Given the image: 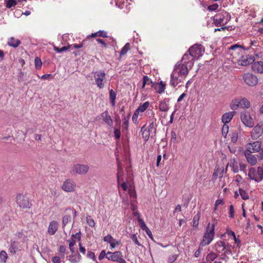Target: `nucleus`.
I'll use <instances>...</instances> for the list:
<instances>
[{
	"instance_id": "obj_1",
	"label": "nucleus",
	"mask_w": 263,
	"mask_h": 263,
	"mask_svg": "<svg viewBox=\"0 0 263 263\" xmlns=\"http://www.w3.org/2000/svg\"><path fill=\"white\" fill-rule=\"evenodd\" d=\"M195 59L187 52L183 56L180 63L176 64L174 70L171 76L170 84L176 87L183 79H185L193 67Z\"/></svg>"
},
{
	"instance_id": "obj_2",
	"label": "nucleus",
	"mask_w": 263,
	"mask_h": 263,
	"mask_svg": "<svg viewBox=\"0 0 263 263\" xmlns=\"http://www.w3.org/2000/svg\"><path fill=\"white\" fill-rule=\"evenodd\" d=\"M215 224L210 225L209 223L206 227V232L204 233L202 240L200 244V246H205L209 245L213 240L215 235Z\"/></svg>"
},
{
	"instance_id": "obj_3",
	"label": "nucleus",
	"mask_w": 263,
	"mask_h": 263,
	"mask_svg": "<svg viewBox=\"0 0 263 263\" xmlns=\"http://www.w3.org/2000/svg\"><path fill=\"white\" fill-rule=\"evenodd\" d=\"M231 16L226 11H222L216 14L213 17V23L216 26H223L230 20Z\"/></svg>"
},
{
	"instance_id": "obj_4",
	"label": "nucleus",
	"mask_w": 263,
	"mask_h": 263,
	"mask_svg": "<svg viewBox=\"0 0 263 263\" xmlns=\"http://www.w3.org/2000/svg\"><path fill=\"white\" fill-rule=\"evenodd\" d=\"M248 176L251 180L259 182L263 180V166L257 168L251 167L249 170Z\"/></svg>"
},
{
	"instance_id": "obj_5",
	"label": "nucleus",
	"mask_w": 263,
	"mask_h": 263,
	"mask_svg": "<svg viewBox=\"0 0 263 263\" xmlns=\"http://www.w3.org/2000/svg\"><path fill=\"white\" fill-rule=\"evenodd\" d=\"M250 106V102L246 98L241 97L234 99L231 104V108L233 110L238 108H249Z\"/></svg>"
},
{
	"instance_id": "obj_6",
	"label": "nucleus",
	"mask_w": 263,
	"mask_h": 263,
	"mask_svg": "<svg viewBox=\"0 0 263 263\" xmlns=\"http://www.w3.org/2000/svg\"><path fill=\"white\" fill-rule=\"evenodd\" d=\"M204 51V49L202 45H194L190 47L187 52L196 60L202 56Z\"/></svg>"
},
{
	"instance_id": "obj_7",
	"label": "nucleus",
	"mask_w": 263,
	"mask_h": 263,
	"mask_svg": "<svg viewBox=\"0 0 263 263\" xmlns=\"http://www.w3.org/2000/svg\"><path fill=\"white\" fill-rule=\"evenodd\" d=\"M89 169L88 165L83 164H76L73 165L70 173L72 175H84L86 174Z\"/></svg>"
},
{
	"instance_id": "obj_8",
	"label": "nucleus",
	"mask_w": 263,
	"mask_h": 263,
	"mask_svg": "<svg viewBox=\"0 0 263 263\" xmlns=\"http://www.w3.org/2000/svg\"><path fill=\"white\" fill-rule=\"evenodd\" d=\"M95 83L98 87L102 89L104 87V81L105 79V73L103 71L100 70L94 73Z\"/></svg>"
},
{
	"instance_id": "obj_9",
	"label": "nucleus",
	"mask_w": 263,
	"mask_h": 263,
	"mask_svg": "<svg viewBox=\"0 0 263 263\" xmlns=\"http://www.w3.org/2000/svg\"><path fill=\"white\" fill-rule=\"evenodd\" d=\"M242 78L245 83L249 86H254L258 83V79L254 74L251 73H246Z\"/></svg>"
},
{
	"instance_id": "obj_10",
	"label": "nucleus",
	"mask_w": 263,
	"mask_h": 263,
	"mask_svg": "<svg viewBox=\"0 0 263 263\" xmlns=\"http://www.w3.org/2000/svg\"><path fill=\"white\" fill-rule=\"evenodd\" d=\"M240 119L243 124L247 127L251 128L254 125L253 119L247 111H242L241 113Z\"/></svg>"
},
{
	"instance_id": "obj_11",
	"label": "nucleus",
	"mask_w": 263,
	"mask_h": 263,
	"mask_svg": "<svg viewBox=\"0 0 263 263\" xmlns=\"http://www.w3.org/2000/svg\"><path fill=\"white\" fill-rule=\"evenodd\" d=\"M16 203L20 208H30V204L29 201V199L27 197L22 194H18L16 197Z\"/></svg>"
},
{
	"instance_id": "obj_12",
	"label": "nucleus",
	"mask_w": 263,
	"mask_h": 263,
	"mask_svg": "<svg viewBox=\"0 0 263 263\" xmlns=\"http://www.w3.org/2000/svg\"><path fill=\"white\" fill-rule=\"evenodd\" d=\"M255 58L253 56L249 54L242 55L237 61L238 65L246 66L249 64L253 63Z\"/></svg>"
},
{
	"instance_id": "obj_13",
	"label": "nucleus",
	"mask_w": 263,
	"mask_h": 263,
	"mask_svg": "<svg viewBox=\"0 0 263 263\" xmlns=\"http://www.w3.org/2000/svg\"><path fill=\"white\" fill-rule=\"evenodd\" d=\"M76 183L72 180L66 179L63 183L62 189L66 192H71L75 190Z\"/></svg>"
},
{
	"instance_id": "obj_14",
	"label": "nucleus",
	"mask_w": 263,
	"mask_h": 263,
	"mask_svg": "<svg viewBox=\"0 0 263 263\" xmlns=\"http://www.w3.org/2000/svg\"><path fill=\"white\" fill-rule=\"evenodd\" d=\"M261 142L259 141L254 142L252 143H249L247 144L246 152L252 153L258 152L261 149Z\"/></svg>"
},
{
	"instance_id": "obj_15",
	"label": "nucleus",
	"mask_w": 263,
	"mask_h": 263,
	"mask_svg": "<svg viewBox=\"0 0 263 263\" xmlns=\"http://www.w3.org/2000/svg\"><path fill=\"white\" fill-rule=\"evenodd\" d=\"M263 133V124L256 125L251 132V136L253 139H258Z\"/></svg>"
},
{
	"instance_id": "obj_16",
	"label": "nucleus",
	"mask_w": 263,
	"mask_h": 263,
	"mask_svg": "<svg viewBox=\"0 0 263 263\" xmlns=\"http://www.w3.org/2000/svg\"><path fill=\"white\" fill-rule=\"evenodd\" d=\"M122 257V254L120 251H116L114 252H108L106 253V258L113 261L119 262Z\"/></svg>"
},
{
	"instance_id": "obj_17",
	"label": "nucleus",
	"mask_w": 263,
	"mask_h": 263,
	"mask_svg": "<svg viewBox=\"0 0 263 263\" xmlns=\"http://www.w3.org/2000/svg\"><path fill=\"white\" fill-rule=\"evenodd\" d=\"M238 162L235 158L231 159L230 162L228 164L227 167L229 166L231 168V170L234 173H237L239 171ZM227 169V168H226Z\"/></svg>"
},
{
	"instance_id": "obj_18",
	"label": "nucleus",
	"mask_w": 263,
	"mask_h": 263,
	"mask_svg": "<svg viewBox=\"0 0 263 263\" xmlns=\"http://www.w3.org/2000/svg\"><path fill=\"white\" fill-rule=\"evenodd\" d=\"M252 70L256 73H263V62H254L252 66Z\"/></svg>"
},
{
	"instance_id": "obj_19",
	"label": "nucleus",
	"mask_w": 263,
	"mask_h": 263,
	"mask_svg": "<svg viewBox=\"0 0 263 263\" xmlns=\"http://www.w3.org/2000/svg\"><path fill=\"white\" fill-rule=\"evenodd\" d=\"M59 227V223L55 220H53L50 222L48 228V233L51 235H54L58 230Z\"/></svg>"
},
{
	"instance_id": "obj_20",
	"label": "nucleus",
	"mask_w": 263,
	"mask_h": 263,
	"mask_svg": "<svg viewBox=\"0 0 263 263\" xmlns=\"http://www.w3.org/2000/svg\"><path fill=\"white\" fill-rule=\"evenodd\" d=\"M252 153L248 152H245V156L248 162L251 165H255L257 163V157L256 155L251 154Z\"/></svg>"
},
{
	"instance_id": "obj_21",
	"label": "nucleus",
	"mask_w": 263,
	"mask_h": 263,
	"mask_svg": "<svg viewBox=\"0 0 263 263\" xmlns=\"http://www.w3.org/2000/svg\"><path fill=\"white\" fill-rule=\"evenodd\" d=\"M101 117L103 121L106 123L110 127H112L113 125V121L111 118L110 115L108 114L107 111H105L101 114Z\"/></svg>"
},
{
	"instance_id": "obj_22",
	"label": "nucleus",
	"mask_w": 263,
	"mask_h": 263,
	"mask_svg": "<svg viewBox=\"0 0 263 263\" xmlns=\"http://www.w3.org/2000/svg\"><path fill=\"white\" fill-rule=\"evenodd\" d=\"M104 241L110 243L111 248H115L117 245L119 244V242L115 239L110 235H107L103 239Z\"/></svg>"
},
{
	"instance_id": "obj_23",
	"label": "nucleus",
	"mask_w": 263,
	"mask_h": 263,
	"mask_svg": "<svg viewBox=\"0 0 263 263\" xmlns=\"http://www.w3.org/2000/svg\"><path fill=\"white\" fill-rule=\"evenodd\" d=\"M169 99H164V100L161 101L159 103V109L161 111H167L169 109V104H168Z\"/></svg>"
},
{
	"instance_id": "obj_24",
	"label": "nucleus",
	"mask_w": 263,
	"mask_h": 263,
	"mask_svg": "<svg viewBox=\"0 0 263 263\" xmlns=\"http://www.w3.org/2000/svg\"><path fill=\"white\" fill-rule=\"evenodd\" d=\"M235 114V111H230L229 112L225 113L222 117V122L224 124H227L231 121L233 117Z\"/></svg>"
},
{
	"instance_id": "obj_25",
	"label": "nucleus",
	"mask_w": 263,
	"mask_h": 263,
	"mask_svg": "<svg viewBox=\"0 0 263 263\" xmlns=\"http://www.w3.org/2000/svg\"><path fill=\"white\" fill-rule=\"evenodd\" d=\"M156 121V119H152L150 121V123L148 126L147 128H146L147 129V130L151 133V137H153V136H155L156 134V129L155 127V125L154 124V122Z\"/></svg>"
},
{
	"instance_id": "obj_26",
	"label": "nucleus",
	"mask_w": 263,
	"mask_h": 263,
	"mask_svg": "<svg viewBox=\"0 0 263 263\" xmlns=\"http://www.w3.org/2000/svg\"><path fill=\"white\" fill-rule=\"evenodd\" d=\"M18 242L15 241V240H11L10 245L9 248V250L10 252L12 254H14L16 253V252L18 251Z\"/></svg>"
},
{
	"instance_id": "obj_27",
	"label": "nucleus",
	"mask_w": 263,
	"mask_h": 263,
	"mask_svg": "<svg viewBox=\"0 0 263 263\" xmlns=\"http://www.w3.org/2000/svg\"><path fill=\"white\" fill-rule=\"evenodd\" d=\"M146 125H144L141 128V132H142V135L143 138L144 139L145 141H147L149 138L151 137V133L147 130V129L145 128Z\"/></svg>"
},
{
	"instance_id": "obj_28",
	"label": "nucleus",
	"mask_w": 263,
	"mask_h": 263,
	"mask_svg": "<svg viewBox=\"0 0 263 263\" xmlns=\"http://www.w3.org/2000/svg\"><path fill=\"white\" fill-rule=\"evenodd\" d=\"M130 114L127 117H124L122 119L123 123L122 125V131H126L128 130V120L130 117Z\"/></svg>"
},
{
	"instance_id": "obj_29",
	"label": "nucleus",
	"mask_w": 263,
	"mask_h": 263,
	"mask_svg": "<svg viewBox=\"0 0 263 263\" xmlns=\"http://www.w3.org/2000/svg\"><path fill=\"white\" fill-rule=\"evenodd\" d=\"M20 44L21 41L19 40L15 39L13 37H11L10 40L8 42V45L14 48L18 47Z\"/></svg>"
},
{
	"instance_id": "obj_30",
	"label": "nucleus",
	"mask_w": 263,
	"mask_h": 263,
	"mask_svg": "<svg viewBox=\"0 0 263 263\" xmlns=\"http://www.w3.org/2000/svg\"><path fill=\"white\" fill-rule=\"evenodd\" d=\"M96 36H101L102 37H107V32L103 30H99L97 32L92 33L90 35L87 36V39L89 37H96Z\"/></svg>"
},
{
	"instance_id": "obj_31",
	"label": "nucleus",
	"mask_w": 263,
	"mask_h": 263,
	"mask_svg": "<svg viewBox=\"0 0 263 263\" xmlns=\"http://www.w3.org/2000/svg\"><path fill=\"white\" fill-rule=\"evenodd\" d=\"M109 99L111 104L112 106H114L115 105V102L116 99V93L115 91L111 89L109 91Z\"/></svg>"
},
{
	"instance_id": "obj_32",
	"label": "nucleus",
	"mask_w": 263,
	"mask_h": 263,
	"mask_svg": "<svg viewBox=\"0 0 263 263\" xmlns=\"http://www.w3.org/2000/svg\"><path fill=\"white\" fill-rule=\"evenodd\" d=\"M231 247V246L229 243H226L225 242L223 241V246L222 247V249H221V252H223L224 254H231L232 252L230 249Z\"/></svg>"
},
{
	"instance_id": "obj_33",
	"label": "nucleus",
	"mask_w": 263,
	"mask_h": 263,
	"mask_svg": "<svg viewBox=\"0 0 263 263\" xmlns=\"http://www.w3.org/2000/svg\"><path fill=\"white\" fill-rule=\"evenodd\" d=\"M149 103L148 101L144 102L143 104H141L139 106L138 108L137 109V111H138L139 112H144L149 106Z\"/></svg>"
},
{
	"instance_id": "obj_34",
	"label": "nucleus",
	"mask_w": 263,
	"mask_h": 263,
	"mask_svg": "<svg viewBox=\"0 0 263 263\" xmlns=\"http://www.w3.org/2000/svg\"><path fill=\"white\" fill-rule=\"evenodd\" d=\"M153 84V82L152 80L149 78L147 76H144L143 77V83H142V88H144L145 86L147 85H150Z\"/></svg>"
},
{
	"instance_id": "obj_35",
	"label": "nucleus",
	"mask_w": 263,
	"mask_h": 263,
	"mask_svg": "<svg viewBox=\"0 0 263 263\" xmlns=\"http://www.w3.org/2000/svg\"><path fill=\"white\" fill-rule=\"evenodd\" d=\"M223 246V241H217L214 245L215 250L219 254L221 252L220 249Z\"/></svg>"
},
{
	"instance_id": "obj_36",
	"label": "nucleus",
	"mask_w": 263,
	"mask_h": 263,
	"mask_svg": "<svg viewBox=\"0 0 263 263\" xmlns=\"http://www.w3.org/2000/svg\"><path fill=\"white\" fill-rule=\"evenodd\" d=\"M218 256V254L214 252H211L208 254L206 257V260L207 261H213Z\"/></svg>"
},
{
	"instance_id": "obj_37",
	"label": "nucleus",
	"mask_w": 263,
	"mask_h": 263,
	"mask_svg": "<svg viewBox=\"0 0 263 263\" xmlns=\"http://www.w3.org/2000/svg\"><path fill=\"white\" fill-rule=\"evenodd\" d=\"M130 45L129 43H127L122 48L120 51V56L125 54L127 51L130 49Z\"/></svg>"
},
{
	"instance_id": "obj_38",
	"label": "nucleus",
	"mask_w": 263,
	"mask_h": 263,
	"mask_svg": "<svg viewBox=\"0 0 263 263\" xmlns=\"http://www.w3.org/2000/svg\"><path fill=\"white\" fill-rule=\"evenodd\" d=\"M71 221V216L70 215H66L63 216L62 219V226L64 228L66 224Z\"/></svg>"
},
{
	"instance_id": "obj_39",
	"label": "nucleus",
	"mask_w": 263,
	"mask_h": 263,
	"mask_svg": "<svg viewBox=\"0 0 263 263\" xmlns=\"http://www.w3.org/2000/svg\"><path fill=\"white\" fill-rule=\"evenodd\" d=\"M229 126L227 124H224L221 129L222 136L226 138L229 133Z\"/></svg>"
},
{
	"instance_id": "obj_40",
	"label": "nucleus",
	"mask_w": 263,
	"mask_h": 263,
	"mask_svg": "<svg viewBox=\"0 0 263 263\" xmlns=\"http://www.w3.org/2000/svg\"><path fill=\"white\" fill-rule=\"evenodd\" d=\"M87 41V39L83 41V42L81 44H74L72 45H70L68 46L69 48L73 49V48H80L83 46L85 44L86 42Z\"/></svg>"
},
{
	"instance_id": "obj_41",
	"label": "nucleus",
	"mask_w": 263,
	"mask_h": 263,
	"mask_svg": "<svg viewBox=\"0 0 263 263\" xmlns=\"http://www.w3.org/2000/svg\"><path fill=\"white\" fill-rule=\"evenodd\" d=\"M230 135L231 136V141L233 143H236L237 141L238 137V133L236 130H235L232 132Z\"/></svg>"
},
{
	"instance_id": "obj_42",
	"label": "nucleus",
	"mask_w": 263,
	"mask_h": 263,
	"mask_svg": "<svg viewBox=\"0 0 263 263\" xmlns=\"http://www.w3.org/2000/svg\"><path fill=\"white\" fill-rule=\"evenodd\" d=\"M159 88L157 90V92L158 93H162L164 92L165 89V84H164L162 81L160 82L159 83Z\"/></svg>"
},
{
	"instance_id": "obj_43",
	"label": "nucleus",
	"mask_w": 263,
	"mask_h": 263,
	"mask_svg": "<svg viewBox=\"0 0 263 263\" xmlns=\"http://www.w3.org/2000/svg\"><path fill=\"white\" fill-rule=\"evenodd\" d=\"M34 63L35 68L38 70L40 69L42 65L41 60L40 58L36 57L34 60Z\"/></svg>"
},
{
	"instance_id": "obj_44",
	"label": "nucleus",
	"mask_w": 263,
	"mask_h": 263,
	"mask_svg": "<svg viewBox=\"0 0 263 263\" xmlns=\"http://www.w3.org/2000/svg\"><path fill=\"white\" fill-rule=\"evenodd\" d=\"M239 194L241 196V198L243 200H247L249 199V195L248 193L242 189H239Z\"/></svg>"
},
{
	"instance_id": "obj_45",
	"label": "nucleus",
	"mask_w": 263,
	"mask_h": 263,
	"mask_svg": "<svg viewBox=\"0 0 263 263\" xmlns=\"http://www.w3.org/2000/svg\"><path fill=\"white\" fill-rule=\"evenodd\" d=\"M8 258L7 254L5 251H2L0 252V258L2 261L5 262Z\"/></svg>"
},
{
	"instance_id": "obj_46",
	"label": "nucleus",
	"mask_w": 263,
	"mask_h": 263,
	"mask_svg": "<svg viewBox=\"0 0 263 263\" xmlns=\"http://www.w3.org/2000/svg\"><path fill=\"white\" fill-rule=\"evenodd\" d=\"M69 49L68 46H63L61 48H59L57 46H54L53 49L57 52H62L67 51Z\"/></svg>"
},
{
	"instance_id": "obj_47",
	"label": "nucleus",
	"mask_w": 263,
	"mask_h": 263,
	"mask_svg": "<svg viewBox=\"0 0 263 263\" xmlns=\"http://www.w3.org/2000/svg\"><path fill=\"white\" fill-rule=\"evenodd\" d=\"M86 222L89 227H93L95 226L94 220L92 219L90 216L86 217Z\"/></svg>"
},
{
	"instance_id": "obj_48",
	"label": "nucleus",
	"mask_w": 263,
	"mask_h": 263,
	"mask_svg": "<svg viewBox=\"0 0 263 263\" xmlns=\"http://www.w3.org/2000/svg\"><path fill=\"white\" fill-rule=\"evenodd\" d=\"M66 252V248L64 246H61L59 249V253L61 255V257L64 258L65 257V253Z\"/></svg>"
},
{
	"instance_id": "obj_49",
	"label": "nucleus",
	"mask_w": 263,
	"mask_h": 263,
	"mask_svg": "<svg viewBox=\"0 0 263 263\" xmlns=\"http://www.w3.org/2000/svg\"><path fill=\"white\" fill-rule=\"evenodd\" d=\"M199 215L197 214L196 216H194L193 219V227H197L198 226V222H199Z\"/></svg>"
},
{
	"instance_id": "obj_50",
	"label": "nucleus",
	"mask_w": 263,
	"mask_h": 263,
	"mask_svg": "<svg viewBox=\"0 0 263 263\" xmlns=\"http://www.w3.org/2000/svg\"><path fill=\"white\" fill-rule=\"evenodd\" d=\"M81 258V256L80 254H77L76 255H73L70 259V260L71 262L77 263L79 261Z\"/></svg>"
},
{
	"instance_id": "obj_51",
	"label": "nucleus",
	"mask_w": 263,
	"mask_h": 263,
	"mask_svg": "<svg viewBox=\"0 0 263 263\" xmlns=\"http://www.w3.org/2000/svg\"><path fill=\"white\" fill-rule=\"evenodd\" d=\"M16 2L15 0H8L7 2L6 7L8 8H10L12 6H14L16 5Z\"/></svg>"
},
{
	"instance_id": "obj_52",
	"label": "nucleus",
	"mask_w": 263,
	"mask_h": 263,
	"mask_svg": "<svg viewBox=\"0 0 263 263\" xmlns=\"http://www.w3.org/2000/svg\"><path fill=\"white\" fill-rule=\"evenodd\" d=\"M138 221L140 222V227L142 230L146 231L147 229H149L142 219L139 218Z\"/></svg>"
},
{
	"instance_id": "obj_53",
	"label": "nucleus",
	"mask_w": 263,
	"mask_h": 263,
	"mask_svg": "<svg viewBox=\"0 0 263 263\" xmlns=\"http://www.w3.org/2000/svg\"><path fill=\"white\" fill-rule=\"evenodd\" d=\"M130 238L136 245H137L138 246L143 247L138 241L137 237L136 234L132 235Z\"/></svg>"
},
{
	"instance_id": "obj_54",
	"label": "nucleus",
	"mask_w": 263,
	"mask_h": 263,
	"mask_svg": "<svg viewBox=\"0 0 263 263\" xmlns=\"http://www.w3.org/2000/svg\"><path fill=\"white\" fill-rule=\"evenodd\" d=\"M114 137L117 140L120 138L121 132L120 129L114 128Z\"/></svg>"
},
{
	"instance_id": "obj_55",
	"label": "nucleus",
	"mask_w": 263,
	"mask_h": 263,
	"mask_svg": "<svg viewBox=\"0 0 263 263\" xmlns=\"http://www.w3.org/2000/svg\"><path fill=\"white\" fill-rule=\"evenodd\" d=\"M218 5L217 4H214L211 5H209L208 7V9L209 11H215L218 8Z\"/></svg>"
},
{
	"instance_id": "obj_56",
	"label": "nucleus",
	"mask_w": 263,
	"mask_h": 263,
	"mask_svg": "<svg viewBox=\"0 0 263 263\" xmlns=\"http://www.w3.org/2000/svg\"><path fill=\"white\" fill-rule=\"evenodd\" d=\"M139 114V112L138 111H137V110L136 109L132 117V120H133V122H134V123L137 122Z\"/></svg>"
},
{
	"instance_id": "obj_57",
	"label": "nucleus",
	"mask_w": 263,
	"mask_h": 263,
	"mask_svg": "<svg viewBox=\"0 0 263 263\" xmlns=\"http://www.w3.org/2000/svg\"><path fill=\"white\" fill-rule=\"evenodd\" d=\"M87 257L89 258L92 259L93 260H96L95 254L91 251H88L87 253Z\"/></svg>"
},
{
	"instance_id": "obj_58",
	"label": "nucleus",
	"mask_w": 263,
	"mask_h": 263,
	"mask_svg": "<svg viewBox=\"0 0 263 263\" xmlns=\"http://www.w3.org/2000/svg\"><path fill=\"white\" fill-rule=\"evenodd\" d=\"M247 167V164L243 162H239V171L245 172Z\"/></svg>"
},
{
	"instance_id": "obj_59",
	"label": "nucleus",
	"mask_w": 263,
	"mask_h": 263,
	"mask_svg": "<svg viewBox=\"0 0 263 263\" xmlns=\"http://www.w3.org/2000/svg\"><path fill=\"white\" fill-rule=\"evenodd\" d=\"M229 215H230L229 217L230 218H233L234 215V206L232 204H231L230 206Z\"/></svg>"
},
{
	"instance_id": "obj_60",
	"label": "nucleus",
	"mask_w": 263,
	"mask_h": 263,
	"mask_svg": "<svg viewBox=\"0 0 263 263\" xmlns=\"http://www.w3.org/2000/svg\"><path fill=\"white\" fill-rule=\"evenodd\" d=\"M171 141L173 142L174 143H175L176 142L177 140V136L175 132L172 131L171 133Z\"/></svg>"
},
{
	"instance_id": "obj_61",
	"label": "nucleus",
	"mask_w": 263,
	"mask_h": 263,
	"mask_svg": "<svg viewBox=\"0 0 263 263\" xmlns=\"http://www.w3.org/2000/svg\"><path fill=\"white\" fill-rule=\"evenodd\" d=\"M71 237L73 239L77 238L78 240H80L81 238V232H79L75 234H72L71 235Z\"/></svg>"
},
{
	"instance_id": "obj_62",
	"label": "nucleus",
	"mask_w": 263,
	"mask_h": 263,
	"mask_svg": "<svg viewBox=\"0 0 263 263\" xmlns=\"http://www.w3.org/2000/svg\"><path fill=\"white\" fill-rule=\"evenodd\" d=\"M69 242V248H71V247H74L76 244V240L73 238L71 237V239L67 240Z\"/></svg>"
},
{
	"instance_id": "obj_63",
	"label": "nucleus",
	"mask_w": 263,
	"mask_h": 263,
	"mask_svg": "<svg viewBox=\"0 0 263 263\" xmlns=\"http://www.w3.org/2000/svg\"><path fill=\"white\" fill-rule=\"evenodd\" d=\"M51 260L52 263H61V258L59 256L53 257Z\"/></svg>"
},
{
	"instance_id": "obj_64",
	"label": "nucleus",
	"mask_w": 263,
	"mask_h": 263,
	"mask_svg": "<svg viewBox=\"0 0 263 263\" xmlns=\"http://www.w3.org/2000/svg\"><path fill=\"white\" fill-rule=\"evenodd\" d=\"M105 257H106V253L105 250H102L98 258L100 260H101L103 259Z\"/></svg>"
}]
</instances>
